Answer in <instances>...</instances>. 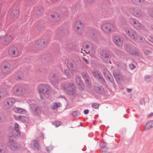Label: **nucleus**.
<instances>
[{
  "label": "nucleus",
  "mask_w": 153,
  "mask_h": 153,
  "mask_svg": "<svg viewBox=\"0 0 153 153\" xmlns=\"http://www.w3.org/2000/svg\"><path fill=\"white\" fill-rule=\"evenodd\" d=\"M125 31L127 35L131 39L136 41L138 39L137 34L136 31L131 28H127Z\"/></svg>",
  "instance_id": "1a4fd4ad"
},
{
  "label": "nucleus",
  "mask_w": 153,
  "mask_h": 153,
  "mask_svg": "<svg viewBox=\"0 0 153 153\" xmlns=\"http://www.w3.org/2000/svg\"><path fill=\"white\" fill-rule=\"evenodd\" d=\"M47 42V41L46 39H40L37 41L35 47L37 49H40L45 47Z\"/></svg>",
  "instance_id": "ddd939ff"
},
{
  "label": "nucleus",
  "mask_w": 153,
  "mask_h": 153,
  "mask_svg": "<svg viewBox=\"0 0 153 153\" xmlns=\"http://www.w3.org/2000/svg\"><path fill=\"white\" fill-rule=\"evenodd\" d=\"M133 53H130L131 54H134L136 56H138L139 55V52L137 50H133Z\"/></svg>",
  "instance_id": "3c124183"
},
{
  "label": "nucleus",
  "mask_w": 153,
  "mask_h": 153,
  "mask_svg": "<svg viewBox=\"0 0 153 153\" xmlns=\"http://www.w3.org/2000/svg\"><path fill=\"white\" fill-rule=\"evenodd\" d=\"M84 112L85 114H87L89 112V110L88 109L85 110L84 111Z\"/></svg>",
  "instance_id": "680f3d73"
},
{
  "label": "nucleus",
  "mask_w": 153,
  "mask_h": 153,
  "mask_svg": "<svg viewBox=\"0 0 153 153\" xmlns=\"http://www.w3.org/2000/svg\"><path fill=\"white\" fill-rule=\"evenodd\" d=\"M15 119L17 120L21 121L23 122L28 123L29 122L28 118L25 116L19 115L18 116L14 115Z\"/></svg>",
  "instance_id": "a211bd4d"
},
{
  "label": "nucleus",
  "mask_w": 153,
  "mask_h": 153,
  "mask_svg": "<svg viewBox=\"0 0 153 153\" xmlns=\"http://www.w3.org/2000/svg\"><path fill=\"white\" fill-rule=\"evenodd\" d=\"M145 129L149 130L153 127V120L148 122L145 126Z\"/></svg>",
  "instance_id": "7c9ffc66"
},
{
  "label": "nucleus",
  "mask_w": 153,
  "mask_h": 153,
  "mask_svg": "<svg viewBox=\"0 0 153 153\" xmlns=\"http://www.w3.org/2000/svg\"><path fill=\"white\" fill-rule=\"evenodd\" d=\"M52 124L55 127H58L61 125V122L59 121H56L53 122Z\"/></svg>",
  "instance_id": "49530a36"
},
{
  "label": "nucleus",
  "mask_w": 153,
  "mask_h": 153,
  "mask_svg": "<svg viewBox=\"0 0 153 153\" xmlns=\"http://www.w3.org/2000/svg\"><path fill=\"white\" fill-rule=\"evenodd\" d=\"M139 38L140 39V40L141 42H143V40L142 37H139Z\"/></svg>",
  "instance_id": "774afa93"
},
{
  "label": "nucleus",
  "mask_w": 153,
  "mask_h": 153,
  "mask_svg": "<svg viewBox=\"0 0 153 153\" xmlns=\"http://www.w3.org/2000/svg\"><path fill=\"white\" fill-rule=\"evenodd\" d=\"M16 100L13 97H10L5 100L3 102V107L5 109L11 108L15 102Z\"/></svg>",
  "instance_id": "0eeeda50"
},
{
  "label": "nucleus",
  "mask_w": 153,
  "mask_h": 153,
  "mask_svg": "<svg viewBox=\"0 0 153 153\" xmlns=\"http://www.w3.org/2000/svg\"><path fill=\"white\" fill-rule=\"evenodd\" d=\"M75 81L77 85L78 86L80 90H83L84 88V85L81 80L80 78L79 77H76L75 79Z\"/></svg>",
  "instance_id": "aec40b11"
},
{
  "label": "nucleus",
  "mask_w": 153,
  "mask_h": 153,
  "mask_svg": "<svg viewBox=\"0 0 153 153\" xmlns=\"http://www.w3.org/2000/svg\"><path fill=\"white\" fill-rule=\"evenodd\" d=\"M82 59L84 60L87 64H88L89 63L88 61L86 59L85 57H83Z\"/></svg>",
  "instance_id": "bf43d9fd"
},
{
  "label": "nucleus",
  "mask_w": 153,
  "mask_h": 153,
  "mask_svg": "<svg viewBox=\"0 0 153 153\" xmlns=\"http://www.w3.org/2000/svg\"><path fill=\"white\" fill-rule=\"evenodd\" d=\"M79 114V112L77 111H74L71 113V115L74 118H76Z\"/></svg>",
  "instance_id": "a19ab883"
},
{
  "label": "nucleus",
  "mask_w": 153,
  "mask_h": 153,
  "mask_svg": "<svg viewBox=\"0 0 153 153\" xmlns=\"http://www.w3.org/2000/svg\"><path fill=\"white\" fill-rule=\"evenodd\" d=\"M11 35L8 34L5 36H0V43L4 45L8 44L12 40Z\"/></svg>",
  "instance_id": "9d476101"
},
{
  "label": "nucleus",
  "mask_w": 153,
  "mask_h": 153,
  "mask_svg": "<svg viewBox=\"0 0 153 153\" xmlns=\"http://www.w3.org/2000/svg\"><path fill=\"white\" fill-rule=\"evenodd\" d=\"M143 51L145 54L146 55L151 54L152 53V51H151L146 49H144Z\"/></svg>",
  "instance_id": "de8ad7c7"
},
{
  "label": "nucleus",
  "mask_w": 153,
  "mask_h": 153,
  "mask_svg": "<svg viewBox=\"0 0 153 153\" xmlns=\"http://www.w3.org/2000/svg\"><path fill=\"white\" fill-rule=\"evenodd\" d=\"M82 76L87 86L89 87H90L91 85L89 82V77L88 74L86 72H83L82 74Z\"/></svg>",
  "instance_id": "4be33fe9"
},
{
  "label": "nucleus",
  "mask_w": 153,
  "mask_h": 153,
  "mask_svg": "<svg viewBox=\"0 0 153 153\" xmlns=\"http://www.w3.org/2000/svg\"><path fill=\"white\" fill-rule=\"evenodd\" d=\"M30 146L34 150H39V144L36 140H34L31 141L30 143Z\"/></svg>",
  "instance_id": "412c9836"
},
{
  "label": "nucleus",
  "mask_w": 153,
  "mask_h": 153,
  "mask_svg": "<svg viewBox=\"0 0 153 153\" xmlns=\"http://www.w3.org/2000/svg\"><path fill=\"white\" fill-rule=\"evenodd\" d=\"M64 73L66 77L68 79H70L71 77V76L69 74V71L68 70L65 69L64 70Z\"/></svg>",
  "instance_id": "37998d69"
},
{
  "label": "nucleus",
  "mask_w": 153,
  "mask_h": 153,
  "mask_svg": "<svg viewBox=\"0 0 153 153\" xmlns=\"http://www.w3.org/2000/svg\"><path fill=\"white\" fill-rule=\"evenodd\" d=\"M125 50L130 53H133L134 52L133 51V48L132 46L129 45H126L125 47Z\"/></svg>",
  "instance_id": "cd10ccee"
},
{
  "label": "nucleus",
  "mask_w": 153,
  "mask_h": 153,
  "mask_svg": "<svg viewBox=\"0 0 153 153\" xmlns=\"http://www.w3.org/2000/svg\"><path fill=\"white\" fill-rule=\"evenodd\" d=\"M19 127V124L15 123H14V129L13 130L12 135L8 137V141L7 143V146L13 151H16L19 150L21 147L20 144L13 139L14 138L20 136L21 133Z\"/></svg>",
  "instance_id": "f257e3e1"
},
{
  "label": "nucleus",
  "mask_w": 153,
  "mask_h": 153,
  "mask_svg": "<svg viewBox=\"0 0 153 153\" xmlns=\"http://www.w3.org/2000/svg\"><path fill=\"white\" fill-rule=\"evenodd\" d=\"M43 12V9L42 7H39L35 10V13L37 15L41 14Z\"/></svg>",
  "instance_id": "4c0bfd02"
},
{
  "label": "nucleus",
  "mask_w": 153,
  "mask_h": 153,
  "mask_svg": "<svg viewBox=\"0 0 153 153\" xmlns=\"http://www.w3.org/2000/svg\"><path fill=\"white\" fill-rule=\"evenodd\" d=\"M49 79L53 82H56L58 80L56 75L54 74H51L49 77Z\"/></svg>",
  "instance_id": "f704fd0d"
},
{
  "label": "nucleus",
  "mask_w": 153,
  "mask_h": 153,
  "mask_svg": "<svg viewBox=\"0 0 153 153\" xmlns=\"http://www.w3.org/2000/svg\"><path fill=\"white\" fill-rule=\"evenodd\" d=\"M60 105L59 103H53L51 105V108L52 110H55L60 107Z\"/></svg>",
  "instance_id": "c9c22d12"
},
{
  "label": "nucleus",
  "mask_w": 153,
  "mask_h": 153,
  "mask_svg": "<svg viewBox=\"0 0 153 153\" xmlns=\"http://www.w3.org/2000/svg\"><path fill=\"white\" fill-rule=\"evenodd\" d=\"M88 34H87V36L89 37L93 40H94L95 38V32L94 30H89L88 31Z\"/></svg>",
  "instance_id": "393cba45"
},
{
  "label": "nucleus",
  "mask_w": 153,
  "mask_h": 153,
  "mask_svg": "<svg viewBox=\"0 0 153 153\" xmlns=\"http://www.w3.org/2000/svg\"><path fill=\"white\" fill-rule=\"evenodd\" d=\"M90 52V50H88V51L86 49L83 50L82 49H81V53H83L84 54V55H85V52L86 53H89Z\"/></svg>",
  "instance_id": "5fc2aeb1"
},
{
  "label": "nucleus",
  "mask_w": 153,
  "mask_h": 153,
  "mask_svg": "<svg viewBox=\"0 0 153 153\" xmlns=\"http://www.w3.org/2000/svg\"><path fill=\"white\" fill-rule=\"evenodd\" d=\"M38 91L39 92L40 97L42 99H44L45 94L48 95L51 91L50 86L46 83L39 84L38 86Z\"/></svg>",
  "instance_id": "f03ea898"
},
{
  "label": "nucleus",
  "mask_w": 153,
  "mask_h": 153,
  "mask_svg": "<svg viewBox=\"0 0 153 153\" xmlns=\"http://www.w3.org/2000/svg\"><path fill=\"white\" fill-rule=\"evenodd\" d=\"M153 116V112L151 113L148 115V117H150Z\"/></svg>",
  "instance_id": "0e129e2a"
},
{
  "label": "nucleus",
  "mask_w": 153,
  "mask_h": 153,
  "mask_svg": "<svg viewBox=\"0 0 153 153\" xmlns=\"http://www.w3.org/2000/svg\"><path fill=\"white\" fill-rule=\"evenodd\" d=\"M92 107L95 108V109H98L99 106V105L96 103H93L92 105Z\"/></svg>",
  "instance_id": "09e8293b"
},
{
  "label": "nucleus",
  "mask_w": 153,
  "mask_h": 153,
  "mask_svg": "<svg viewBox=\"0 0 153 153\" xmlns=\"http://www.w3.org/2000/svg\"><path fill=\"white\" fill-rule=\"evenodd\" d=\"M64 91L69 95H72L73 96L76 95V88L72 82L66 84L64 87H63Z\"/></svg>",
  "instance_id": "7ed1b4c3"
},
{
  "label": "nucleus",
  "mask_w": 153,
  "mask_h": 153,
  "mask_svg": "<svg viewBox=\"0 0 153 153\" xmlns=\"http://www.w3.org/2000/svg\"><path fill=\"white\" fill-rule=\"evenodd\" d=\"M129 66V68L131 70L134 69L135 68V66L133 64H130Z\"/></svg>",
  "instance_id": "4d7b16f0"
},
{
  "label": "nucleus",
  "mask_w": 153,
  "mask_h": 153,
  "mask_svg": "<svg viewBox=\"0 0 153 153\" xmlns=\"http://www.w3.org/2000/svg\"><path fill=\"white\" fill-rule=\"evenodd\" d=\"M11 65L9 63H5L1 67L2 72L4 74L8 73L10 71Z\"/></svg>",
  "instance_id": "2eb2a0df"
},
{
  "label": "nucleus",
  "mask_w": 153,
  "mask_h": 153,
  "mask_svg": "<svg viewBox=\"0 0 153 153\" xmlns=\"http://www.w3.org/2000/svg\"><path fill=\"white\" fill-rule=\"evenodd\" d=\"M74 28L75 31L78 33H81L84 30L83 24L80 21H77L75 23Z\"/></svg>",
  "instance_id": "f8f14e48"
},
{
  "label": "nucleus",
  "mask_w": 153,
  "mask_h": 153,
  "mask_svg": "<svg viewBox=\"0 0 153 153\" xmlns=\"http://www.w3.org/2000/svg\"><path fill=\"white\" fill-rule=\"evenodd\" d=\"M53 149V147L52 146H50L49 147H47L46 148V150L48 152H49L50 151L52 150Z\"/></svg>",
  "instance_id": "6e6d98bb"
},
{
  "label": "nucleus",
  "mask_w": 153,
  "mask_h": 153,
  "mask_svg": "<svg viewBox=\"0 0 153 153\" xmlns=\"http://www.w3.org/2000/svg\"><path fill=\"white\" fill-rule=\"evenodd\" d=\"M6 94V90L5 88L0 89V101L4 98Z\"/></svg>",
  "instance_id": "c756f323"
},
{
  "label": "nucleus",
  "mask_w": 153,
  "mask_h": 153,
  "mask_svg": "<svg viewBox=\"0 0 153 153\" xmlns=\"http://www.w3.org/2000/svg\"><path fill=\"white\" fill-rule=\"evenodd\" d=\"M31 110L33 114L36 116H39L41 112L40 108L36 104H33L31 105Z\"/></svg>",
  "instance_id": "4468645a"
},
{
  "label": "nucleus",
  "mask_w": 153,
  "mask_h": 153,
  "mask_svg": "<svg viewBox=\"0 0 153 153\" xmlns=\"http://www.w3.org/2000/svg\"><path fill=\"white\" fill-rule=\"evenodd\" d=\"M122 11L123 13H127L128 11H130L132 14L137 18H140L142 16L141 11L138 7L130 8L127 11L123 10Z\"/></svg>",
  "instance_id": "423d86ee"
},
{
  "label": "nucleus",
  "mask_w": 153,
  "mask_h": 153,
  "mask_svg": "<svg viewBox=\"0 0 153 153\" xmlns=\"http://www.w3.org/2000/svg\"><path fill=\"white\" fill-rule=\"evenodd\" d=\"M147 39L149 41L153 43V37L151 36H148Z\"/></svg>",
  "instance_id": "13d9d810"
},
{
  "label": "nucleus",
  "mask_w": 153,
  "mask_h": 153,
  "mask_svg": "<svg viewBox=\"0 0 153 153\" xmlns=\"http://www.w3.org/2000/svg\"><path fill=\"white\" fill-rule=\"evenodd\" d=\"M148 13L150 16L153 17V9H149L148 11Z\"/></svg>",
  "instance_id": "603ef678"
},
{
  "label": "nucleus",
  "mask_w": 153,
  "mask_h": 153,
  "mask_svg": "<svg viewBox=\"0 0 153 153\" xmlns=\"http://www.w3.org/2000/svg\"><path fill=\"white\" fill-rule=\"evenodd\" d=\"M105 79L107 80H109L110 82L112 83L114 82V78L111 75L107 76V77Z\"/></svg>",
  "instance_id": "79ce46f5"
},
{
  "label": "nucleus",
  "mask_w": 153,
  "mask_h": 153,
  "mask_svg": "<svg viewBox=\"0 0 153 153\" xmlns=\"http://www.w3.org/2000/svg\"><path fill=\"white\" fill-rule=\"evenodd\" d=\"M8 52L11 56L14 58L19 57L20 54L18 48L14 46L10 47L9 48Z\"/></svg>",
  "instance_id": "6e6552de"
},
{
  "label": "nucleus",
  "mask_w": 153,
  "mask_h": 153,
  "mask_svg": "<svg viewBox=\"0 0 153 153\" xmlns=\"http://www.w3.org/2000/svg\"><path fill=\"white\" fill-rule=\"evenodd\" d=\"M25 89L21 85H15L13 88L12 92L15 95L20 96L23 95L25 93Z\"/></svg>",
  "instance_id": "20e7f679"
},
{
  "label": "nucleus",
  "mask_w": 153,
  "mask_h": 153,
  "mask_svg": "<svg viewBox=\"0 0 153 153\" xmlns=\"http://www.w3.org/2000/svg\"><path fill=\"white\" fill-rule=\"evenodd\" d=\"M13 111L16 113L19 114H25L27 113V111L25 109L19 107H16L13 108Z\"/></svg>",
  "instance_id": "5701e85b"
},
{
  "label": "nucleus",
  "mask_w": 153,
  "mask_h": 153,
  "mask_svg": "<svg viewBox=\"0 0 153 153\" xmlns=\"http://www.w3.org/2000/svg\"><path fill=\"white\" fill-rule=\"evenodd\" d=\"M42 24H44L43 23V22H41L40 24H39V25H38V30H39V31H41L43 30V28L44 27V26H43V25L41 26L40 25V24L42 25Z\"/></svg>",
  "instance_id": "8fccbe9b"
},
{
  "label": "nucleus",
  "mask_w": 153,
  "mask_h": 153,
  "mask_svg": "<svg viewBox=\"0 0 153 153\" xmlns=\"http://www.w3.org/2000/svg\"><path fill=\"white\" fill-rule=\"evenodd\" d=\"M83 48H85V49L87 50H90V47L93 48V47L91 45V44L89 42H85L83 44Z\"/></svg>",
  "instance_id": "473e14b6"
},
{
  "label": "nucleus",
  "mask_w": 153,
  "mask_h": 153,
  "mask_svg": "<svg viewBox=\"0 0 153 153\" xmlns=\"http://www.w3.org/2000/svg\"><path fill=\"white\" fill-rule=\"evenodd\" d=\"M24 76V74L22 71L18 72L16 75V77L17 79H22L23 78Z\"/></svg>",
  "instance_id": "2f4dec72"
},
{
  "label": "nucleus",
  "mask_w": 153,
  "mask_h": 153,
  "mask_svg": "<svg viewBox=\"0 0 153 153\" xmlns=\"http://www.w3.org/2000/svg\"><path fill=\"white\" fill-rule=\"evenodd\" d=\"M53 21L54 22L58 21L60 19V16L58 14L54 13L51 15Z\"/></svg>",
  "instance_id": "a878e982"
},
{
  "label": "nucleus",
  "mask_w": 153,
  "mask_h": 153,
  "mask_svg": "<svg viewBox=\"0 0 153 153\" xmlns=\"http://www.w3.org/2000/svg\"><path fill=\"white\" fill-rule=\"evenodd\" d=\"M19 13V12L18 9H13L10 13V17L12 19H16L18 17Z\"/></svg>",
  "instance_id": "dca6fc26"
},
{
  "label": "nucleus",
  "mask_w": 153,
  "mask_h": 153,
  "mask_svg": "<svg viewBox=\"0 0 153 153\" xmlns=\"http://www.w3.org/2000/svg\"><path fill=\"white\" fill-rule=\"evenodd\" d=\"M144 78L145 81L147 82H149L152 81V77L151 76L146 75L144 76Z\"/></svg>",
  "instance_id": "ea45409f"
},
{
  "label": "nucleus",
  "mask_w": 153,
  "mask_h": 153,
  "mask_svg": "<svg viewBox=\"0 0 153 153\" xmlns=\"http://www.w3.org/2000/svg\"><path fill=\"white\" fill-rule=\"evenodd\" d=\"M106 146V143H103L102 146H101V147L102 148H105Z\"/></svg>",
  "instance_id": "e2e57ef3"
},
{
  "label": "nucleus",
  "mask_w": 153,
  "mask_h": 153,
  "mask_svg": "<svg viewBox=\"0 0 153 153\" xmlns=\"http://www.w3.org/2000/svg\"><path fill=\"white\" fill-rule=\"evenodd\" d=\"M94 89L97 93L100 94H102L104 91V88L102 86H95Z\"/></svg>",
  "instance_id": "b1692460"
},
{
  "label": "nucleus",
  "mask_w": 153,
  "mask_h": 153,
  "mask_svg": "<svg viewBox=\"0 0 153 153\" xmlns=\"http://www.w3.org/2000/svg\"><path fill=\"white\" fill-rule=\"evenodd\" d=\"M87 1L89 3H91L93 2L94 0H87Z\"/></svg>",
  "instance_id": "69168bd1"
},
{
  "label": "nucleus",
  "mask_w": 153,
  "mask_h": 153,
  "mask_svg": "<svg viewBox=\"0 0 153 153\" xmlns=\"http://www.w3.org/2000/svg\"><path fill=\"white\" fill-rule=\"evenodd\" d=\"M101 29L104 32L108 33L114 30V25L109 23H104L101 25Z\"/></svg>",
  "instance_id": "39448f33"
},
{
  "label": "nucleus",
  "mask_w": 153,
  "mask_h": 153,
  "mask_svg": "<svg viewBox=\"0 0 153 153\" xmlns=\"http://www.w3.org/2000/svg\"><path fill=\"white\" fill-rule=\"evenodd\" d=\"M114 52L116 54H117L118 55L121 56V55L123 54V53L121 51L117 49L115 50L114 51Z\"/></svg>",
  "instance_id": "c03bdc74"
},
{
  "label": "nucleus",
  "mask_w": 153,
  "mask_h": 153,
  "mask_svg": "<svg viewBox=\"0 0 153 153\" xmlns=\"http://www.w3.org/2000/svg\"><path fill=\"white\" fill-rule=\"evenodd\" d=\"M130 24L136 29L140 30L142 29L143 27L141 24L136 19L131 18L129 19Z\"/></svg>",
  "instance_id": "9b49d317"
},
{
  "label": "nucleus",
  "mask_w": 153,
  "mask_h": 153,
  "mask_svg": "<svg viewBox=\"0 0 153 153\" xmlns=\"http://www.w3.org/2000/svg\"><path fill=\"white\" fill-rule=\"evenodd\" d=\"M113 41L115 45L117 46H122L123 41L118 36H115L114 37Z\"/></svg>",
  "instance_id": "f3484780"
},
{
  "label": "nucleus",
  "mask_w": 153,
  "mask_h": 153,
  "mask_svg": "<svg viewBox=\"0 0 153 153\" xmlns=\"http://www.w3.org/2000/svg\"><path fill=\"white\" fill-rule=\"evenodd\" d=\"M100 55L104 60L108 59L110 56L109 53L105 50H103L101 52Z\"/></svg>",
  "instance_id": "6ab92c4d"
},
{
  "label": "nucleus",
  "mask_w": 153,
  "mask_h": 153,
  "mask_svg": "<svg viewBox=\"0 0 153 153\" xmlns=\"http://www.w3.org/2000/svg\"><path fill=\"white\" fill-rule=\"evenodd\" d=\"M6 149L4 145L2 143H0V153H4Z\"/></svg>",
  "instance_id": "e433bc0d"
},
{
  "label": "nucleus",
  "mask_w": 153,
  "mask_h": 153,
  "mask_svg": "<svg viewBox=\"0 0 153 153\" xmlns=\"http://www.w3.org/2000/svg\"><path fill=\"white\" fill-rule=\"evenodd\" d=\"M67 46L68 48L71 49L72 48V45L71 43H70L69 44H68Z\"/></svg>",
  "instance_id": "052dcab7"
},
{
  "label": "nucleus",
  "mask_w": 153,
  "mask_h": 153,
  "mask_svg": "<svg viewBox=\"0 0 153 153\" xmlns=\"http://www.w3.org/2000/svg\"><path fill=\"white\" fill-rule=\"evenodd\" d=\"M127 91L128 93H130L132 91V89L130 88H127Z\"/></svg>",
  "instance_id": "338daca9"
},
{
  "label": "nucleus",
  "mask_w": 153,
  "mask_h": 153,
  "mask_svg": "<svg viewBox=\"0 0 153 153\" xmlns=\"http://www.w3.org/2000/svg\"><path fill=\"white\" fill-rule=\"evenodd\" d=\"M102 73L104 74L105 79L107 77V76L111 75L109 71L106 69H104L102 70Z\"/></svg>",
  "instance_id": "58836bf2"
},
{
  "label": "nucleus",
  "mask_w": 153,
  "mask_h": 153,
  "mask_svg": "<svg viewBox=\"0 0 153 153\" xmlns=\"http://www.w3.org/2000/svg\"><path fill=\"white\" fill-rule=\"evenodd\" d=\"M131 2L133 4L137 5H140L143 3H145L144 0H131Z\"/></svg>",
  "instance_id": "72a5a7b5"
},
{
  "label": "nucleus",
  "mask_w": 153,
  "mask_h": 153,
  "mask_svg": "<svg viewBox=\"0 0 153 153\" xmlns=\"http://www.w3.org/2000/svg\"><path fill=\"white\" fill-rule=\"evenodd\" d=\"M97 79L99 80L100 82L102 84L104 83L105 82L104 78L101 75Z\"/></svg>",
  "instance_id": "a18cd8bd"
},
{
  "label": "nucleus",
  "mask_w": 153,
  "mask_h": 153,
  "mask_svg": "<svg viewBox=\"0 0 153 153\" xmlns=\"http://www.w3.org/2000/svg\"><path fill=\"white\" fill-rule=\"evenodd\" d=\"M67 63L68 66L69 68L73 72H76L77 71V68L76 67H74L73 63L70 62L69 61H68Z\"/></svg>",
  "instance_id": "bb28decb"
},
{
  "label": "nucleus",
  "mask_w": 153,
  "mask_h": 153,
  "mask_svg": "<svg viewBox=\"0 0 153 153\" xmlns=\"http://www.w3.org/2000/svg\"><path fill=\"white\" fill-rule=\"evenodd\" d=\"M92 74L93 76L97 79H98V78L101 76L100 72L99 71L97 70L93 71Z\"/></svg>",
  "instance_id": "c85d7f7f"
},
{
  "label": "nucleus",
  "mask_w": 153,
  "mask_h": 153,
  "mask_svg": "<svg viewBox=\"0 0 153 153\" xmlns=\"http://www.w3.org/2000/svg\"><path fill=\"white\" fill-rule=\"evenodd\" d=\"M52 57L50 55H49L48 57L45 58V60L47 62H50V61L52 60Z\"/></svg>",
  "instance_id": "864d4df0"
}]
</instances>
